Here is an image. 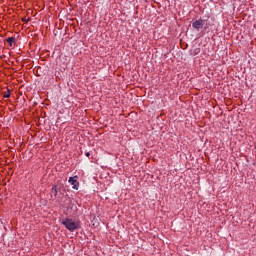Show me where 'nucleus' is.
<instances>
[{
    "label": "nucleus",
    "instance_id": "1",
    "mask_svg": "<svg viewBox=\"0 0 256 256\" xmlns=\"http://www.w3.org/2000/svg\"><path fill=\"white\" fill-rule=\"evenodd\" d=\"M62 225L68 229V231H76V229H79L81 226L79 224V221L73 220V218H65L62 220Z\"/></svg>",
    "mask_w": 256,
    "mask_h": 256
},
{
    "label": "nucleus",
    "instance_id": "2",
    "mask_svg": "<svg viewBox=\"0 0 256 256\" xmlns=\"http://www.w3.org/2000/svg\"><path fill=\"white\" fill-rule=\"evenodd\" d=\"M67 211L70 213V215H77V211H79V208H77V202L74 200H69Z\"/></svg>",
    "mask_w": 256,
    "mask_h": 256
},
{
    "label": "nucleus",
    "instance_id": "3",
    "mask_svg": "<svg viewBox=\"0 0 256 256\" xmlns=\"http://www.w3.org/2000/svg\"><path fill=\"white\" fill-rule=\"evenodd\" d=\"M206 20H203V19H198V20H195L193 23H192V27L193 29H196V31H199L200 29H203V27H205L206 25Z\"/></svg>",
    "mask_w": 256,
    "mask_h": 256
},
{
    "label": "nucleus",
    "instance_id": "4",
    "mask_svg": "<svg viewBox=\"0 0 256 256\" xmlns=\"http://www.w3.org/2000/svg\"><path fill=\"white\" fill-rule=\"evenodd\" d=\"M79 179V177L74 176V177H70L68 179V183H70V185H72L73 189H79V181H77Z\"/></svg>",
    "mask_w": 256,
    "mask_h": 256
},
{
    "label": "nucleus",
    "instance_id": "5",
    "mask_svg": "<svg viewBox=\"0 0 256 256\" xmlns=\"http://www.w3.org/2000/svg\"><path fill=\"white\" fill-rule=\"evenodd\" d=\"M7 43H9L10 47H13V43H15V38L14 37H8L7 38Z\"/></svg>",
    "mask_w": 256,
    "mask_h": 256
},
{
    "label": "nucleus",
    "instance_id": "6",
    "mask_svg": "<svg viewBox=\"0 0 256 256\" xmlns=\"http://www.w3.org/2000/svg\"><path fill=\"white\" fill-rule=\"evenodd\" d=\"M52 193H53L54 196H57V193H58L57 192V186L52 187Z\"/></svg>",
    "mask_w": 256,
    "mask_h": 256
},
{
    "label": "nucleus",
    "instance_id": "7",
    "mask_svg": "<svg viewBox=\"0 0 256 256\" xmlns=\"http://www.w3.org/2000/svg\"><path fill=\"white\" fill-rule=\"evenodd\" d=\"M10 97H11V92H9V90H8V93L4 94V98L9 99Z\"/></svg>",
    "mask_w": 256,
    "mask_h": 256
},
{
    "label": "nucleus",
    "instance_id": "8",
    "mask_svg": "<svg viewBox=\"0 0 256 256\" xmlns=\"http://www.w3.org/2000/svg\"><path fill=\"white\" fill-rule=\"evenodd\" d=\"M91 155V153L87 152L86 153V157H89Z\"/></svg>",
    "mask_w": 256,
    "mask_h": 256
},
{
    "label": "nucleus",
    "instance_id": "9",
    "mask_svg": "<svg viewBox=\"0 0 256 256\" xmlns=\"http://www.w3.org/2000/svg\"><path fill=\"white\" fill-rule=\"evenodd\" d=\"M204 29H207V24H206V26H204Z\"/></svg>",
    "mask_w": 256,
    "mask_h": 256
}]
</instances>
